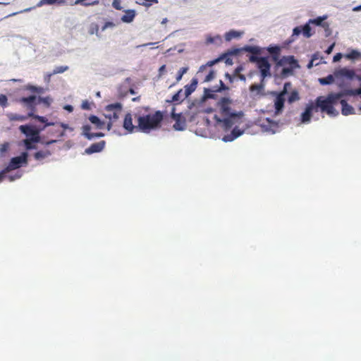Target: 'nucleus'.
<instances>
[{"label":"nucleus","instance_id":"obj_54","mask_svg":"<svg viewBox=\"0 0 361 361\" xmlns=\"http://www.w3.org/2000/svg\"><path fill=\"white\" fill-rule=\"evenodd\" d=\"M8 97L5 94H0V106L5 108L8 106Z\"/></svg>","mask_w":361,"mask_h":361},{"label":"nucleus","instance_id":"obj_55","mask_svg":"<svg viewBox=\"0 0 361 361\" xmlns=\"http://www.w3.org/2000/svg\"><path fill=\"white\" fill-rule=\"evenodd\" d=\"M69 68V67L68 66H56L52 71V74H59V73H64L65 71H68Z\"/></svg>","mask_w":361,"mask_h":361},{"label":"nucleus","instance_id":"obj_30","mask_svg":"<svg viewBox=\"0 0 361 361\" xmlns=\"http://www.w3.org/2000/svg\"><path fill=\"white\" fill-rule=\"evenodd\" d=\"M105 110L107 112H116V114H119V113L123 110V104L118 102L111 103L105 106Z\"/></svg>","mask_w":361,"mask_h":361},{"label":"nucleus","instance_id":"obj_48","mask_svg":"<svg viewBox=\"0 0 361 361\" xmlns=\"http://www.w3.org/2000/svg\"><path fill=\"white\" fill-rule=\"evenodd\" d=\"M188 70H189L188 66H184V67L180 68L178 71L176 75V82H178L182 80L183 75L188 73Z\"/></svg>","mask_w":361,"mask_h":361},{"label":"nucleus","instance_id":"obj_3","mask_svg":"<svg viewBox=\"0 0 361 361\" xmlns=\"http://www.w3.org/2000/svg\"><path fill=\"white\" fill-rule=\"evenodd\" d=\"M343 97L344 94L342 92H330L326 96L317 97L314 102L317 104L318 111H320L330 117L335 118L339 114L335 106L339 104Z\"/></svg>","mask_w":361,"mask_h":361},{"label":"nucleus","instance_id":"obj_32","mask_svg":"<svg viewBox=\"0 0 361 361\" xmlns=\"http://www.w3.org/2000/svg\"><path fill=\"white\" fill-rule=\"evenodd\" d=\"M328 18L327 15L319 16L316 18H310L309 23H311L312 25L324 27L326 23H324V20Z\"/></svg>","mask_w":361,"mask_h":361},{"label":"nucleus","instance_id":"obj_33","mask_svg":"<svg viewBox=\"0 0 361 361\" xmlns=\"http://www.w3.org/2000/svg\"><path fill=\"white\" fill-rule=\"evenodd\" d=\"M251 93L255 92L256 96H265L264 89L259 86L257 82L252 83L249 87Z\"/></svg>","mask_w":361,"mask_h":361},{"label":"nucleus","instance_id":"obj_31","mask_svg":"<svg viewBox=\"0 0 361 361\" xmlns=\"http://www.w3.org/2000/svg\"><path fill=\"white\" fill-rule=\"evenodd\" d=\"M340 103H341V114L343 116H348L355 114L353 106L349 104L348 102L343 101V99Z\"/></svg>","mask_w":361,"mask_h":361},{"label":"nucleus","instance_id":"obj_45","mask_svg":"<svg viewBox=\"0 0 361 361\" xmlns=\"http://www.w3.org/2000/svg\"><path fill=\"white\" fill-rule=\"evenodd\" d=\"M20 146H23L25 147V151H30V150H34V149H37V146L36 145H34L31 143V142L27 139V140H23L20 142V144H19Z\"/></svg>","mask_w":361,"mask_h":361},{"label":"nucleus","instance_id":"obj_38","mask_svg":"<svg viewBox=\"0 0 361 361\" xmlns=\"http://www.w3.org/2000/svg\"><path fill=\"white\" fill-rule=\"evenodd\" d=\"M203 91L204 92V97L207 99H217L218 95L217 92L214 91V88L212 87H204Z\"/></svg>","mask_w":361,"mask_h":361},{"label":"nucleus","instance_id":"obj_57","mask_svg":"<svg viewBox=\"0 0 361 361\" xmlns=\"http://www.w3.org/2000/svg\"><path fill=\"white\" fill-rule=\"evenodd\" d=\"M22 176H23L22 171H18L14 175H13V174H8L6 176V177H7V178L8 179V180L10 182H13L16 180L22 177Z\"/></svg>","mask_w":361,"mask_h":361},{"label":"nucleus","instance_id":"obj_50","mask_svg":"<svg viewBox=\"0 0 361 361\" xmlns=\"http://www.w3.org/2000/svg\"><path fill=\"white\" fill-rule=\"evenodd\" d=\"M216 71L213 68L210 69L209 73L204 77V82H209L212 81L216 78Z\"/></svg>","mask_w":361,"mask_h":361},{"label":"nucleus","instance_id":"obj_9","mask_svg":"<svg viewBox=\"0 0 361 361\" xmlns=\"http://www.w3.org/2000/svg\"><path fill=\"white\" fill-rule=\"evenodd\" d=\"M311 25V23L307 20L303 25L295 26L293 29L291 37H298L300 35H302L305 38L311 37L314 34Z\"/></svg>","mask_w":361,"mask_h":361},{"label":"nucleus","instance_id":"obj_21","mask_svg":"<svg viewBox=\"0 0 361 361\" xmlns=\"http://www.w3.org/2000/svg\"><path fill=\"white\" fill-rule=\"evenodd\" d=\"M122 11H123L125 13L121 16V20L124 23H131L133 22L137 15L136 11L135 9H123Z\"/></svg>","mask_w":361,"mask_h":361},{"label":"nucleus","instance_id":"obj_25","mask_svg":"<svg viewBox=\"0 0 361 361\" xmlns=\"http://www.w3.org/2000/svg\"><path fill=\"white\" fill-rule=\"evenodd\" d=\"M67 0H40L37 4V7H42L44 5L49 6H63L67 5Z\"/></svg>","mask_w":361,"mask_h":361},{"label":"nucleus","instance_id":"obj_5","mask_svg":"<svg viewBox=\"0 0 361 361\" xmlns=\"http://www.w3.org/2000/svg\"><path fill=\"white\" fill-rule=\"evenodd\" d=\"M29 152L22 151L19 155L10 158L8 162L5 163L4 167L7 172L18 169L21 167H25L29 163Z\"/></svg>","mask_w":361,"mask_h":361},{"label":"nucleus","instance_id":"obj_56","mask_svg":"<svg viewBox=\"0 0 361 361\" xmlns=\"http://www.w3.org/2000/svg\"><path fill=\"white\" fill-rule=\"evenodd\" d=\"M159 1L158 0H143L142 2L137 1L136 3L139 4L143 6H145L147 8L150 7L153 4H157Z\"/></svg>","mask_w":361,"mask_h":361},{"label":"nucleus","instance_id":"obj_6","mask_svg":"<svg viewBox=\"0 0 361 361\" xmlns=\"http://www.w3.org/2000/svg\"><path fill=\"white\" fill-rule=\"evenodd\" d=\"M265 94L274 97V116L281 115L285 108V99L281 97L279 90L268 91Z\"/></svg>","mask_w":361,"mask_h":361},{"label":"nucleus","instance_id":"obj_43","mask_svg":"<svg viewBox=\"0 0 361 361\" xmlns=\"http://www.w3.org/2000/svg\"><path fill=\"white\" fill-rule=\"evenodd\" d=\"M212 87L218 93L226 92L230 90V87L225 85L221 80H219V85H214Z\"/></svg>","mask_w":361,"mask_h":361},{"label":"nucleus","instance_id":"obj_61","mask_svg":"<svg viewBox=\"0 0 361 361\" xmlns=\"http://www.w3.org/2000/svg\"><path fill=\"white\" fill-rule=\"evenodd\" d=\"M55 123H56L55 126L59 125L64 131L67 130L73 131L74 130L73 128L71 127L68 123L59 121H56Z\"/></svg>","mask_w":361,"mask_h":361},{"label":"nucleus","instance_id":"obj_36","mask_svg":"<svg viewBox=\"0 0 361 361\" xmlns=\"http://www.w3.org/2000/svg\"><path fill=\"white\" fill-rule=\"evenodd\" d=\"M222 43V39L221 35H216V36H212L210 35H207L205 40V44L207 45L209 44H216L220 45Z\"/></svg>","mask_w":361,"mask_h":361},{"label":"nucleus","instance_id":"obj_64","mask_svg":"<svg viewBox=\"0 0 361 361\" xmlns=\"http://www.w3.org/2000/svg\"><path fill=\"white\" fill-rule=\"evenodd\" d=\"M158 75L157 76V80L161 78L163 75L166 73V66L165 64L161 65L158 70Z\"/></svg>","mask_w":361,"mask_h":361},{"label":"nucleus","instance_id":"obj_16","mask_svg":"<svg viewBox=\"0 0 361 361\" xmlns=\"http://www.w3.org/2000/svg\"><path fill=\"white\" fill-rule=\"evenodd\" d=\"M123 128L128 133H133L137 130V126L133 123V116L131 112L128 111L124 116L123 121Z\"/></svg>","mask_w":361,"mask_h":361},{"label":"nucleus","instance_id":"obj_60","mask_svg":"<svg viewBox=\"0 0 361 361\" xmlns=\"http://www.w3.org/2000/svg\"><path fill=\"white\" fill-rule=\"evenodd\" d=\"M47 126H46V124H44V126H40V125H35L34 124V133H35V135H41V133L43 132L46 128Z\"/></svg>","mask_w":361,"mask_h":361},{"label":"nucleus","instance_id":"obj_12","mask_svg":"<svg viewBox=\"0 0 361 361\" xmlns=\"http://www.w3.org/2000/svg\"><path fill=\"white\" fill-rule=\"evenodd\" d=\"M81 135L85 137L88 140H92L94 139L101 138L105 136V134L102 132L91 133L92 126L88 123L83 124L81 127Z\"/></svg>","mask_w":361,"mask_h":361},{"label":"nucleus","instance_id":"obj_4","mask_svg":"<svg viewBox=\"0 0 361 361\" xmlns=\"http://www.w3.org/2000/svg\"><path fill=\"white\" fill-rule=\"evenodd\" d=\"M249 61L255 63L258 75L263 77H272L271 63L267 56L249 55Z\"/></svg>","mask_w":361,"mask_h":361},{"label":"nucleus","instance_id":"obj_19","mask_svg":"<svg viewBox=\"0 0 361 361\" xmlns=\"http://www.w3.org/2000/svg\"><path fill=\"white\" fill-rule=\"evenodd\" d=\"M183 89L178 90L169 99H166V103L171 104L173 105H178L183 103L185 99H184Z\"/></svg>","mask_w":361,"mask_h":361},{"label":"nucleus","instance_id":"obj_37","mask_svg":"<svg viewBox=\"0 0 361 361\" xmlns=\"http://www.w3.org/2000/svg\"><path fill=\"white\" fill-rule=\"evenodd\" d=\"M335 77L334 73L329 74L326 77L319 78L318 82L321 85H330L334 82Z\"/></svg>","mask_w":361,"mask_h":361},{"label":"nucleus","instance_id":"obj_11","mask_svg":"<svg viewBox=\"0 0 361 361\" xmlns=\"http://www.w3.org/2000/svg\"><path fill=\"white\" fill-rule=\"evenodd\" d=\"M281 125L282 123L280 121H276L271 118L267 117L264 119V122H263L260 126L263 132L276 134V130H275V128H279Z\"/></svg>","mask_w":361,"mask_h":361},{"label":"nucleus","instance_id":"obj_41","mask_svg":"<svg viewBox=\"0 0 361 361\" xmlns=\"http://www.w3.org/2000/svg\"><path fill=\"white\" fill-rule=\"evenodd\" d=\"M7 118L9 119L10 121H25L27 119V116H25V115H20L13 113H7L6 114Z\"/></svg>","mask_w":361,"mask_h":361},{"label":"nucleus","instance_id":"obj_1","mask_svg":"<svg viewBox=\"0 0 361 361\" xmlns=\"http://www.w3.org/2000/svg\"><path fill=\"white\" fill-rule=\"evenodd\" d=\"M231 103L232 99L229 96L221 97L216 103L221 116H219L217 114L214 116L216 126H219L224 132L231 130L230 133L225 134L221 137L224 142H233L245 133V130L240 129L238 126L233 128L236 123L242 121L244 113L242 111L233 110L230 106Z\"/></svg>","mask_w":361,"mask_h":361},{"label":"nucleus","instance_id":"obj_52","mask_svg":"<svg viewBox=\"0 0 361 361\" xmlns=\"http://www.w3.org/2000/svg\"><path fill=\"white\" fill-rule=\"evenodd\" d=\"M104 116L109 120V121L111 122H116L119 118V114H116V112H109L108 114H104Z\"/></svg>","mask_w":361,"mask_h":361},{"label":"nucleus","instance_id":"obj_53","mask_svg":"<svg viewBox=\"0 0 361 361\" xmlns=\"http://www.w3.org/2000/svg\"><path fill=\"white\" fill-rule=\"evenodd\" d=\"M44 135H31V137H29L27 139L34 144H41Z\"/></svg>","mask_w":361,"mask_h":361},{"label":"nucleus","instance_id":"obj_13","mask_svg":"<svg viewBox=\"0 0 361 361\" xmlns=\"http://www.w3.org/2000/svg\"><path fill=\"white\" fill-rule=\"evenodd\" d=\"M18 101L27 109H35V108L38 105L37 94H32L27 97H21Z\"/></svg>","mask_w":361,"mask_h":361},{"label":"nucleus","instance_id":"obj_35","mask_svg":"<svg viewBox=\"0 0 361 361\" xmlns=\"http://www.w3.org/2000/svg\"><path fill=\"white\" fill-rule=\"evenodd\" d=\"M51 155L50 150H38L33 154V157L37 161H41Z\"/></svg>","mask_w":361,"mask_h":361},{"label":"nucleus","instance_id":"obj_34","mask_svg":"<svg viewBox=\"0 0 361 361\" xmlns=\"http://www.w3.org/2000/svg\"><path fill=\"white\" fill-rule=\"evenodd\" d=\"M26 89L31 92H34L37 94V96H41L42 94H44L46 92L45 88L41 86L35 85L32 84H28L26 87Z\"/></svg>","mask_w":361,"mask_h":361},{"label":"nucleus","instance_id":"obj_24","mask_svg":"<svg viewBox=\"0 0 361 361\" xmlns=\"http://www.w3.org/2000/svg\"><path fill=\"white\" fill-rule=\"evenodd\" d=\"M88 120L97 129H103L105 127L106 122L94 114L90 115Z\"/></svg>","mask_w":361,"mask_h":361},{"label":"nucleus","instance_id":"obj_26","mask_svg":"<svg viewBox=\"0 0 361 361\" xmlns=\"http://www.w3.org/2000/svg\"><path fill=\"white\" fill-rule=\"evenodd\" d=\"M357 80L359 82L358 88H347L343 91L344 95L348 94L350 96H360L361 97V75L357 77Z\"/></svg>","mask_w":361,"mask_h":361},{"label":"nucleus","instance_id":"obj_63","mask_svg":"<svg viewBox=\"0 0 361 361\" xmlns=\"http://www.w3.org/2000/svg\"><path fill=\"white\" fill-rule=\"evenodd\" d=\"M92 106V102H89L87 99L83 100L80 105V107L83 110H90Z\"/></svg>","mask_w":361,"mask_h":361},{"label":"nucleus","instance_id":"obj_15","mask_svg":"<svg viewBox=\"0 0 361 361\" xmlns=\"http://www.w3.org/2000/svg\"><path fill=\"white\" fill-rule=\"evenodd\" d=\"M29 111L25 116H27V118H33L37 120V121L46 124V126H54L56 123H53V121H49L47 117L43 116H39L35 114L37 111V108L35 109H28Z\"/></svg>","mask_w":361,"mask_h":361},{"label":"nucleus","instance_id":"obj_42","mask_svg":"<svg viewBox=\"0 0 361 361\" xmlns=\"http://www.w3.org/2000/svg\"><path fill=\"white\" fill-rule=\"evenodd\" d=\"M231 55L226 51H224L219 55V57H221V61H224L226 66H232L233 64V59Z\"/></svg>","mask_w":361,"mask_h":361},{"label":"nucleus","instance_id":"obj_2","mask_svg":"<svg viewBox=\"0 0 361 361\" xmlns=\"http://www.w3.org/2000/svg\"><path fill=\"white\" fill-rule=\"evenodd\" d=\"M164 112L157 110L153 114L135 115L137 121V130L149 134L153 130L159 129L162 126Z\"/></svg>","mask_w":361,"mask_h":361},{"label":"nucleus","instance_id":"obj_28","mask_svg":"<svg viewBox=\"0 0 361 361\" xmlns=\"http://www.w3.org/2000/svg\"><path fill=\"white\" fill-rule=\"evenodd\" d=\"M243 35V32L240 30H237L235 29H231L228 32H226L224 34V39L226 42H230L233 39H238L242 37Z\"/></svg>","mask_w":361,"mask_h":361},{"label":"nucleus","instance_id":"obj_49","mask_svg":"<svg viewBox=\"0 0 361 361\" xmlns=\"http://www.w3.org/2000/svg\"><path fill=\"white\" fill-rule=\"evenodd\" d=\"M264 51L267 50L269 52L274 53V54H279L281 51V47L279 44H271L268 47H263Z\"/></svg>","mask_w":361,"mask_h":361},{"label":"nucleus","instance_id":"obj_29","mask_svg":"<svg viewBox=\"0 0 361 361\" xmlns=\"http://www.w3.org/2000/svg\"><path fill=\"white\" fill-rule=\"evenodd\" d=\"M300 99L299 92L294 89L290 92H288V94H286L285 97V102H287L288 104H292L295 102L299 101Z\"/></svg>","mask_w":361,"mask_h":361},{"label":"nucleus","instance_id":"obj_14","mask_svg":"<svg viewBox=\"0 0 361 361\" xmlns=\"http://www.w3.org/2000/svg\"><path fill=\"white\" fill-rule=\"evenodd\" d=\"M198 85V79L196 77H193L189 83L185 85L183 89V96L185 100L190 99V96L196 90Z\"/></svg>","mask_w":361,"mask_h":361},{"label":"nucleus","instance_id":"obj_17","mask_svg":"<svg viewBox=\"0 0 361 361\" xmlns=\"http://www.w3.org/2000/svg\"><path fill=\"white\" fill-rule=\"evenodd\" d=\"M105 146L106 142L104 140L94 142L85 149V154L90 155L94 153L101 152L103 151Z\"/></svg>","mask_w":361,"mask_h":361},{"label":"nucleus","instance_id":"obj_39","mask_svg":"<svg viewBox=\"0 0 361 361\" xmlns=\"http://www.w3.org/2000/svg\"><path fill=\"white\" fill-rule=\"evenodd\" d=\"M11 150V143L9 142H4L0 144V159L5 157Z\"/></svg>","mask_w":361,"mask_h":361},{"label":"nucleus","instance_id":"obj_47","mask_svg":"<svg viewBox=\"0 0 361 361\" xmlns=\"http://www.w3.org/2000/svg\"><path fill=\"white\" fill-rule=\"evenodd\" d=\"M295 73V71L287 68L286 66H283L281 71V76L282 78H287L290 76L293 75Z\"/></svg>","mask_w":361,"mask_h":361},{"label":"nucleus","instance_id":"obj_51","mask_svg":"<svg viewBox=\"0 0 361 361\" xmlns=\"http://www.w3.org/2000/svg\"><path fill=\"white\" fill-rule=\"evenodd\" d=\"M227 51L229 53L230 55L237 56H239L241 53L243 52L242 47H233L231 49H227Z\"/></svg>","mask_w":361,"mask_h":361},{"label":"nucleus","instance_id":"obj_62","mask_svg":"<svg viewBox=\"0 0 361 361\" xmlns=\"http://www.w3.org/2000/svg\"><path fill=\"white\" fill-rule=\"evenodd\" d=\"M221 57H216L212 60H210V61H208L207 63H206V66H207V67H212L217 63H219V62H221Z\"/></svg>","mask_w":361,"mask_h":361},{"label":"nucleus","instance_id":"obj_8","mask_svg":"<svg viewBox=\"0 0 361 361\" xmlns=\"http://www.w3.org/2000/svg\"><path fill=\"white\" fill-rule=\"evenodd\" d=\"M313 112H318V109L314 102V103L310 102L305 105L304 110L300 114V123L302 124L310 123L313 116Z\"/></svg>","mask_w":361,"mask_h":361},{"label":"nucleus","instance_id":"obj_59","mask_svg":"<svg viewBox=\"0 0 361 361\" xmlns=\"http://www.w3.org/2000/svg\"><path fill=\"white\" fill-rule=\"evenodd\" d=\"M60 140H61L60 139H59V140H48L44 135L41 145H42L44 146H49V145H51L52 144H55V143L59 142Z\"/></svg>","mask_w":361,"mask_h":361},{"label":"nucleus","instance_id":"obj_20","mask_svg":"<svg viewBox=\"0 0 361 361\" xmlns=\"http://www.w3.org/2000/svg\"><path fill=\"white\" fill-rule=\"evenodd\" d=\"M18 130L27 139L31 135H35L34 124L32 123L20 126Z\"/></svg>","mask_w":361,"mask_h":361},{"label":"nucleus","instance_id":"obj_18","mask_svg":"<svg viewBox=\"0 0 361 361\" xmlns=\"http://www.w3.org/2000/svg\"><path fill=\"white\" fill-rule=\"evenodd\" d=\"M174 121L173 128L176 131H184L186 129V119L183 114L172 119Z\"/></svg>","mask_w":361,"mask_h":361},{"label":"nucleus","instance_id":"obj_22","mask_svg":"<svg viewBox=\"0 0 361 361\" xmlns=\"http://www.w3.org/2000/svg\"><path fill=\"white\" fill-rule=\"evenodd\" d=\"M243 52L249 51L252 53L251 55L260 56L264 51V48L255 44H245L242 47Z\"/></svg>","mask_w":361,"mask_h":361},{"label":"nucleus","instance_id":"obj_23","mask_svg":"<svg viewBox=\"0 0 361 361\" xmlns=\"http://www.w3.org/2000/svg\"><path fill=\"white\" fill-rule=\"evenodd\" d=\"M204 92H203V94L201 96L200 98L199 99H195L193 100H191L190 99H188V108L189 109H192V108H195V107H201L202 106L204 105L206 101H207V98L204 97Z\"/></svg>","mask_w":361,"mask_h":361},{"label":"nucleus","instance_id":"obj_44","mask_svg":"<svg viewBox=\"0 0 361 361\" xmlns=\"http://www.w3.org/2000/svg\"><path fill=\"white\" fill-rule=\"evenodd\" d=\"M293 89L292 88V83L290 81H287L284 82L283 87L279 90L281 97L285 99L286 94H288V92L292 91Z\"/></svg>","mask_w":361,"mask_h":361},{"label":"nucleus","instance_id":"obj_10","mask_svg":"<svg viewBox=\"0 0 361 361\" xmlns=\"http://www.w3.org/2000/svg\"><path fill=\"white\" fill-rule=\"evenodd\" d=\"M279 66H286L294 71L299 69L300 66L299 61L293 55L283 56L278 61Z\"/></svg>","mask_w":361,"mask_h":361},{"label":"nucleus","instance_id":"obj_46","mask_svg":"<svg viewBox=\"0 0 361 361\" xmlns=\"http://www.w3.org/2000/svg\"><path fill=\"white\" fill-rule=\"evenodd\" d=\"M118 95L119 99H123L128 97V87L121 85L118 87Z\"/></svg>","mask_w":361,"mask_h":361},{"label":"nucleus","instance_id":"obj_40","mask_svg":"<svg viewBox=\"0 0 361 361\" xmlns=\"http://www.w3.org/2000/svg\"><path fill=\"white\" fill-rule=\"evenodd\" d=\"M53 102V99L51 96L46 97L37 96V104H42L46 107H49Z\"/></svg>","mask_w":361,"mask_h":361},{"label":"nucleus","instance_id":"obj_7","mask_svg":"<svg viewBox=\"0 0 361 361\" xmlns=\"http://www.w3.org/2000/svg\"><path fill=\"white\" fill-rule=\"evenodd\" d=\"M335 79L339 80H357V77L354 71L351 68L345 66L336 68L334 71Z\"/></svg>","mask_w":361,"mask_h":361},{"label":"nucleus","instance_id":"obj_58","mask_svg":"<svg viewBox=\"0 0 361 361\" xmlns=\"http://www.w3.org/2000/svg\"><path fill=\"white\" fill-rule=\"evenodd\" d=\"M116 27V24L111 20H106L101 27L102 32L105 31L108 28H114Z\"/></svg>","mask_w":361,"mask_h":361},{"label":"nucleus","instance_id":"obj_27","mask_svg":"<svg viewBox=\"0 0 361 361\" xmlns=\"http://www.w3.org/2000/svg\"><path fill=\"white\" fill-rule=\"evenodd\" d=\"M344 58L351 61H355L361 59V52L357 49H349L344 54Z\"/></svg>","mask_w":361,"mask_h":361}]
</instances>
